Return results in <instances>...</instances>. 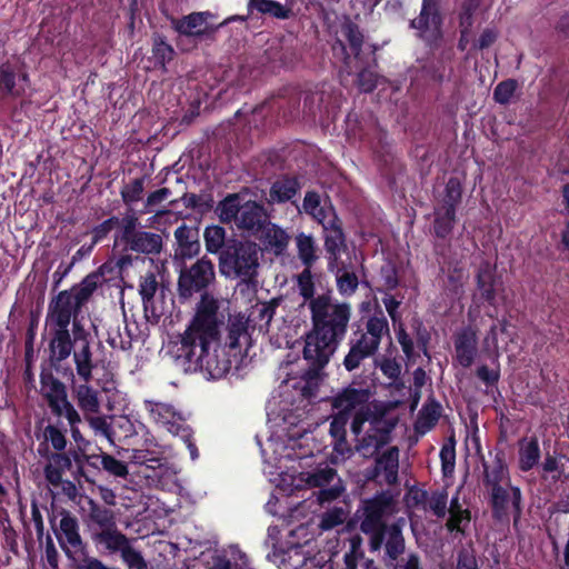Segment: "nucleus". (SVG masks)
Instances as JSON below:
<instances>
[{
    "mask_svg": "<svg viewBox=\"0 0 569 569\" xmlns=\"http://www.w3.org/2000/svg\"><path fill=\"white\" fill-rule=\"evenodd\" d=\"M120 553L130 569H147L142 555L130 545V541L126 543Z\"/></svg>",
    "mask_w": 569,
    "mask_h": 569,
    "instance_id": "obj_61",
    "label": "nucleus"
},
{
    "mask_svg": "<svg viewBox=\"0 0 569 569\" xmlns=\"http://www.w3.org/2000/svg\"><path fill=\"white\" fill-rule=\"evenodd\" d=\"M174 259L187 260L198 256L201 250L200 230L196 226L180 224L174 230Z\"/></svg>",
    "mask_w": 569,
    "mask_h": 569,
    "instance_id": "obj_21",
    "label": "nucleus"
},
{
    "mask_svg": "<svg viewBox=\"0 0 569 569\" xmlns=\"http://www.w3.org/2000/svg\"><path fill=\"white\" fill-rule=\"evenodd\" d=\"M212 17L210 11L191 12L180 19H172L171 24L173 30L181 36L197 39L212 38L220 28V26L207 23V20Z\"/></svg>",
    "mask_w": 569,
    "mask_h": 569,
    "instance_id": "obj_17",
    "label": "nucleus"
},
{
    "mask_svg": "<svg viewBox=\"0 0 569 569\" xmlns=\"http://www.w3.org/2000/svg\"><path fill=\"white\" fill-rule=\"evenodd\" d=\"M144 181L146 177H139L122 186L120 196L126 206H132L142 199Z\"/></svg>",
    "mask_w": 569,
    "mask_h": 569,
    "instance_id": "obj_49",
    "label": "nucleus"
},
{
    "mask_svg": "<svg viewBox=\"0 0 569 569\" xmlns=\"http://www.w3.org/2000/svg\"><path fill=\"white\" fill-rule=\"evenodd\" d=\"M488 489V503L491 510V518L499 523L509 522L510 515L516 526L522 515V491L520 487L507 483L493 486Z\"/></svg>",
    "mask_w": 569,
    "mask_h": 569,
    "instance_id": "obj_9",
    "label": "nucleus"
},
{
    "mask_svg": "<svg viewBox=\"0 0 569 569\" xmlns=\"http://www.w3.org/2000/svg\"><path fill=\"white\" fill-rule=\"evenodd\" d=\"M152 58L154 60V68L167 72V63L173 60L176 51L173 47L167 42L166 37L160 33H154L152 37Z\"/></svg>",
    "mask_w": 569,
    "mask_h": 569,
    "instance_id": "obj_39",
    "label": "nucleus"
},
{
    "mask_svg": "<svg viewBox=\"0 0 569 569\" xmlns=\"http://www.w3.org/2000/svg\"><path fill=\"white\" fill-rule=\"evenodd\" d=\"M316 221L321 224L322 232L343 228L342 220L337 214V211L330 200H328L327 210L322 211Z\"/></svg>",
    "mask_w": 569,
    "mask_h": 569,
    "instance_id": "obj_56",
    "label": "nucleus"
},
{
    "mask_svg": "<svg viewBox=\"0 0 569 569\" xmlns=\"http://www.w3.org/2000/svg\"><path fill=\"white\" fill-rule=\"evenodd\" d=\"M399 453L400 451L397 446L389 447L381 453H376L373 456L375 463L366 469V479L381 483L379 478L383 475V480L387 485H396L398 482Z\"/></svg>",
    "mask_w": 569,
    "mask_h": 569,
    "instance_id": "obj_15",
    "label": "nucleus"
},
{
    "mask_svg": "<svg viewBox=\"0 0 569 569\" xmlns=\"http://www.w3.org/2000/svg\"><path fill=\"white\" fill-rule=\"evenodd\" d=\"M254 237L260 240L266 250L276 256L283 254L290 239L283 229L270 221L259 231V234Z\"/></svg>",
    "mask_w": 569,
    "mask_h": 569,
    "instance_id": "obj_30",
    "label": "nucleus"
},
{
    "mask_svg": "<svg viewBox=\"0 0 569 569\" xmlns=\"http://www.w3.org/2000/svg\"><path fill=\"white\" fill-rule=\"evenodd\" d=\"M76 338L69 326H52V339L49 343L50 358L53 363L67 360L74 349Z\"/></svg>",
    "mask_w": 569,
    "mask_h": 569,
    "instance_id": "obj_26",
    "label": "nucleus"
},
{
    "mask_svg": "<svg viewBox=\"0 0 569 569\" xmlns=\"http://www.w3.org/2000/svg\"><path fill=\"white\" fill-rule=\"evenodd\" d=\"M501 281L497 276V267L488 260H482L476 272V287L479 297L491 307L497 306V290Z\"/></svg>",
    "mask_w": 569,
    "mask_h": 569,
    "instance_id": "obj_18",
    "label": "nucleus"
},
{
    "mask_svg": "<svg viewBox=\"0 0 569 569\" xmlns=\"http://www.w3.org/2000/svg\"><path fill=\"white\" fill-rule=\"evenodd\" d=\"M456 442L451 438L449 443H445L440 449L441 470L445 477L451 476L456 466Z\"/></svg>",
    "mask_w": 569,
    "mask_h": 569,
    "instance_id": "obj_57",
    "label": "nucleus"
},
{
    "mask_svg": "<svg viewBox=\"0 0 569 569\" xmlns=\"http://www.w3.org/2000/svg\"><path fill=\"white\" fill-rule=\"evenodd\" d=\"M309 310L312 327L306 335L302 351L308 368L301 375L306 397L315 396L322 370L345 339L351 318V306L348 302L332 303L330 293L319 295L309 303Z\"/></svg>",
    "mask_w": 569,
    "mask_h": 569,
    "instance_id": "obj_2",
    "label": "nucleus"
},
{
    "mask_svg": "<svg viewBox=\"0 0 569 569\" xmlns=\"http://www.w3.org/2000/svg\"><path fill=\"white\" fill-rule=\"evenodd\" d=\"M389 333V323L383 312L370 316L365 329L353 330L349 339V351L345 356L342 365L349 372L358 369L361 363L372 358L381 343L385 335Z\"/></svg>",
    "mask_w": 569,
    "mask_h": 569,
    "instance_id": "obj_4",
    "label": "nucleus"
},
{
    "mask_svg": "<svg viewBox=\"0 0 569 569\" xmlns=\"http://www.w3.org/2000/svg\"><path fill=\"white\" fill-rule=\"evenodd\" d=\"M410 28L417 30V36L427 47L437 49L443 38V16L439 0H422L421 10L417 18L409 23Z\"/></svg>",
    "mask_w": 569,
    "mask_h": 569,
    "instance_id": "obj_10",
    "label": "nucleus"
},
{
    "mask_svg": "<svg viewBox=\"0 0 569 569\" xmlns=\"http://www.w3.org/2000/svg\"><path fill=\"white\" fill-rule=\"evenodd\" d=\"M340 32L345 40L348 42L349 50L347 49L346 42L341 39H336L332 43L333 57L341 61L345 67L349 68L351 63V54L358 59L362 51L365 42V36L360 27L351 20L350 17H345L340 24Z\"/></svg>",
    "mask_w": 569,
    "mask_h": 569,
    "instance_id": "obj_14",
    "label": "nucleus"
},
{
    "mask_svg": "<svg viewBox=\"0 0 569 569\" xmlns=\"http://www.w3.org/2000/svg\"><path fill=\"white\" fill-rule=\"evenodd\" d=\"M88 518L92 525L99 528V530L110 529L117 526L113 510L93 500L89 501Z\"/></svg>",
    "mask_w": 569,
    "mask_h": 569,
    "instance_id": "obj_42",
    "label": "nucleus"
},
{
    "mask_svg": "<svg viewBox=\"0 0 569 569\" xmlns=\"http://www.w3.org/2000/svg\"><path fill=\"white\" fill-rule=\"evenodd\" d=\"M361 140L367 141L372 150L375 157L379 162L385 166H388L393 160V153L391 150V146L388 142V132L380 128L379 126H375L372 130V137H368V134H359Z\"/></svg>",
    "mask_w": 569,
    "mask_h": 569,
    "instance_id": "obj_32",
    "label": "nucleus"
},
{
    "mask_svg": "<svg viewBox=\"0 0 569 569\" xmlns=\"http://www.w3.org/2000/svg\"><path fill=\"white\" fill-rule=\"evenodd\" d=\"M517 86L515 79L499 82L493 89V100L499 104H508L517 90Z\"/></svg>",
    "mask_w": 569,
    "mask_h": 569,
    "instance_id": "obj_58",
    "label": "nucleus"
},
{
    "mask_svg": "<svg viewBox=\"0 0 569 569\" xmlns=\"http://www.w3.org/2000/svg\"><path fill=\"white\" fill-rule=\"evenodd\" d=\"M298 257L305 268L311 269L319 259L317 244L311 234L300 232L296 236Z\"/></svg>",
    "mask_w": 569,
    "mask_h": 569,
    "instance_id": "obj_41",
    "label": "nucleus"
},
{
    "mask_svg": "<svg viewBox=\"0 0 569 569\" xmlns=\"http://www.w3.org/2000/svg\"><path fill=\"white\" fill-rule=\"evenodd\" d=\"M393 498L387 490L377 492L373 497L363 499L358 512L361 511L360 530L370 537L371 551L381 549L387 531L385 517L391 511Z\"/></svg>",
    "mask_w": 569,
    "mask_h": 569,
    "instance_id": "obj_6",
    "label": "nucleus"
},
{
    "mask_svg": "<svg viewBox=\"0 0 569 569\" xmlns=\"http://www.w3.org/2000/svg\"><path fill=\"white\" fill-rule=\"evenodd\" d=\"M297 287L299 295L303 298L305 302L311 303L317 300L315 297V282L311 269L305 268L297 277Z\"/></svg>",
    "mask_w": 569,
    "mask_h": 569,
    "instance_id": "obj_53",
    "label": "nucleus"
},
{
    "mask_svg": "<svg viewBox=\"0 0 569 569\" xmlns=\"http://www.w3.org/2000/svg\"><path fill=\"white\" fill-rule=\"evenodd\" d=\"M241 209L242 203L240 196L238 193H229L219 201L216 207V213L222 223H231L233 221L237 223Z\"/></svg>",
    "mask_w": 569,
    "mask_h": 569,
    "instance_id": "obj_40",
    "label": "nucleus"
},
{
    "mask_svg": "<svg viewBox=\"0 0 569 569\" xmlns=\"http://www.w3.org/2000/svg\"><path fill=\"white\" fill-rule=\"evenodd\" d=\"M64 377L72 381V392L74 393L78 407L83 412V417L91 413H99L100 401L98 391L90 387L89 382L82 381V383H76V376L71 368L66 369Z\"/></svg>",
    "mask_w": 569,
    "mask_h": 569,
    "instance_id": "obj_25",
    "label": "nucleus"
},
{
    "mask_svg": "<svg viewBox=\"0 0 569 569\" xmlns=\"http://www.w3.org/2000/svg\"><path fill=\"white\" fill-rule=\"evenodd\" d=\"M54 535L60 548L70 561L77 562L80 560V556H86L87 543L81 538L79 521L71 512H62L59 529L54 530Z\"/></svg>",
    "mask_w": 569,
    "mask_h": 569,
    "instance_id": "obj_13",
    "label": "nucleus"
},
{
    "mask_svg": "<svg viewBox=\"0 0 569 569\" xmlns=\"http://www.w3.org/2000/svg\"><path fill=\"white\" fill-rule=\"evenodd\" d=\"M328 200L330 199L327 198L323 203H321L320 194L315 190H310L305 194L302 208L307 214L311 216L316 220L322 211L327 210Z\"/></svg>",
    "mask_w": 569,
    "mask_h": 569,
    "instance_id": "obj_52",
    "label": "nucleus"
},
{
    "mask_svg": "<svg viewBox=\"0 0 569 569\" xmlns=\"http://www.w3.org/2000/svg\"><path fill=\"white\" fill-rule=\"evenodd\" d=\"M158 289L157 277L152 271L147 272L140 278L139 295L142 299L143 309L147 312L149 307L153 305V298Z\"/></svg>",
    "mask_w": 569,
    "mask_h": 569,
    "instance_id": "obj_50",
    "label": "nucleus"
},
{
    "mask_svg": "<svg viewBox=\"0 0 569 569\" xmlns=\"http://www.w3.org/2000/svg\"><path fill=\"white\" fill-rule=\"evenodd\" d=\"M84 419L88 421L89 426L94 430L97 435H101L112 442L113 430L111 425L108 422L106 416H98L97 413H91L84 416Z\"/></svg>",
    "mask_w": 569,
    "mask_h": 569,
    "instance_id": "obj_60",
    "label": "nucleus"
},
{
    "mask_svg": "<svg viewBox=\"0 0 569 569\" xmlns=\"http://www.w3.org/2000/svg\"><path fill=\"white\" fill-rule=\"evenodd\" d=\"M323 246L328 254V266L332 270L347 248V237L343 228L323 232Z\"/></svg>",
    "mask_w": 569,
    "mask_h": 569,
    "instance_id": "obj_36",
    "label": "nucleus"
},
{
    "mask_svg": "<svg viewBox=\"0 0 569 569\" xmlns=\"http://www.w3.org/2000/svg\"><path fill=\"white\" fill-rule=\"evenodd\" d=\"M455 360L463 368H469L478 355V337L471 327L462 328L455 335Z\"/></svg>",
    "mask_w": 569,
    "mask_h": 569,
    "instance_id": "obj_23",
    "label": "nucleus"
},
{
    "mask_svg": "<svg viewBox=\"0 0 569 569\" xmlns=\"http://www.w3.org/2000/svg\"><path fill=\"white\" fill-rule=\"evenodd\" d=\"M206 250L210 253H219L224 250L228 240L226 230L221 226H208L203 232Z\"/></svg>",
    "mask_w": 569,
    "mask_h": 569,
    "instance_id": "obj_46",
    "label": "nucleus"
},
{
    "mask_svg": "<svg viewBox=\"0 0 569 569\" xmlns=\"http://www.w3.org/2000/svg\"><path fill=\"white\" fill-rule=\"evenodd\" d=\"M337 477V470L329 466H326L323 468H318L311 473H309L307 478V483L310 487L322 488L331 485Z\"/></svg>",
    "mask_w": 569,
    "mask_h": 569,
    "instance_id": "obj_54",
    "label": "nucleus"
},
{
    "mask_svg": "<svg viewBox=\"0 0 569 569\" xmlns=\"http://www.w3.org/2000/svg\"><path fill=\"white\" fill-rule=\"evenodd\" d=\"M214 279V266L206 256L180 270L177 283L179 298L187 300L200 293L201 299L184 332L173 343L172 355L176 365L184 372L201 371L219 379L231 369V360L220 347L218 301L207 293Z\"/></svg>",
    "mask_w": 569,
    "mask_h": 569,
    "instance_id": "obj_1",
    "label": "nucleus"
},
{
    "mask_svg": "<svg viewBox=\"0 0 569 569\" xmlns=\"http://www.w3.org/2000/svg\"><path fill=\"white\" fill-rule=\"evenodd\" d=\"M41 392L48 402L53 416L64 417L69 425L81 421L80 415L73 405L68 400L66 385L60 381L52 372H41L40 375Z\"/></svg>",
    "mask_w": 569,
    "mask_h": 569,
    "instance_id": "obj_11",
    "label": "nucleus"
},
{
    "mask_svg": "<svg viewBox=\"0 0 569 569\" xmlns=\"http://www.w3.org/2000/svg\"><path fill=\"white\" fill-rule=\"evenodd\" d=\"M481 0H465L459 13V28L472 29L473 16Z\"/></svg>",
    "mask_w": 569,
    "mask_h": 569,
    "instance_id": "obj_63",
    "label": "nucleus"
},
{
    "mask_svg": "<svg viewBox=\"0 0 569 569\" xmlns=\"http://www.w3.org/2000/svg\"><path fill=\"white\" fill-rule=\"evenodd\" d=\"M143 408L154 423L161 426L173 436L179 437L186 443L192 460L199 457V451L193 439V431L186 422L183 415L178 411L173 405L146 399L143 401Z\"/></svg>",
    "mask_w": 569,
    "mask_h": 569,
    "instance_id": "obj_8",
    "label": "nucleus"
},
{
    "mask_svg": "<svg viewBox=\"0 0 569 569\" xmlns=\"http://www.w3.org/2000/svg\"><path fill=\"white\" fill-rule=\"evenodd\" d=\"M69 455L71 456L72 465L74 463L76 469L72 471V476L76 480L84 479L87 482H93L91 479V470L87 468V459L90 455L86 452L82 446L77 448H70Z\"/></svg>",
    "mask_w": 569,
    "mask_h": 569,
    "instance_id": "obj_47",
    "label": "nucleus"
},
{
    "mask_svg": "<svg viewBox=\"0 0 569 569\" xmlns=\"http://www.w3.org/2000/svg\"><path fill=\"white\" fill-rule=\"evenodd\" d=\"M541 450L537 436L522 437L518 440V469L529 472L539 466Z\"/></svg>",
    "mask_w": 569,
    "mask_h": 569,
    "instance_id": "obj_29",
    "label": "nucleus"
},
{
    "mask_svg": "<svg viewBox=\"0 0 569 569\" xmlns=\"http://www.w3.org/2000/svg\"><path fill=\"white\" fill-rule=\"evenodd\" d=\"M269 221V214L264 206L257 201L248 200L242 203L237 227L240 230L249 232L251 236H258L259 231L263 229Z\"/></svg>",
    "mask_w": 569,
    "mask_h": 569,
    "instance_id": "obj_22",
    "label": "nucleus"
},
{
    "mask_svg": "<svg viewBox=\"0 0 569 569\" xmlns=\"http://www.w3.org/2000/svg\"><path fill=\"white\" fill-rule=\"evenodd\" d=\"M299 107V100H288L283 97H272L266 100L263 103L257 106L252 113L253 116H270L282 118L284 121L288 120L289 117L292 116V112L296 111Z\"/></svg>",
    "mask_w": 569,
    "mask_h": 569,
    "instance_id": "obj_28",
    "label": "nucleus"
},
{
    "mask_svg": "<svg viewBox=\"0 0 569 569\" xmlns=\"http://www.w3.org/2000/svg\"><path fill=\"white\" fill-rule=\"evenodd\" d=\"M441 405L437 400L429 399L426 401L415 422L416 432L425 435L435 428L441 416Z\"/></svg>",
    "mask_w": 569,
    "mask_h": 569,
    "instance_id": "obj_37",
    "label": "nucleus"
},
{
    "mask_svg": "<svg viewBox=\"0 0 569 569\" xmlns=\"http://www.w3.org/2000/svg\"><path fill=\"white\" fill-rule=\"evenodd\" d=\"M336 272V283L339 293L343 297L352 296L359 286L358 276L353 271H348L345 267L339 268Z\"/></svg>",
    "mask_w": 569,
    "mask_h": 569,
    "instance_id": "obj_48",
    "label": "nucleus"
},
{
    "mask_svg": "<svg viewBox=\"0 0 569 569\" xmlns=\"http://www.w3.org/2000/svg\"><path fill=\"white\" fill-rule=\"evenodd\" d=\"M482 466V483L486 488L502 485L505 480L510 482L509 467L506 462V453L502 449H496L493 460L489 463L483 457Z\"/></svg>",
    "mask_w": 569,
    "mask_h": 569,
    "instance_id": "obj_24",
    "label": "nucleus"
},
{
    "mask_svg": "<svg viewBox=\"0 0 569 569\" xmlns=\"http://www.w3.org/2000/svg\"><path fill=\"white\" fill-rule=\"evenodd\" d=\"M386 543L385 551L386 556L391 560L396 561L400 555L405 551V538L402 529L398 523H392L387 527L386 531Z\"/></svg>",
    "mask_w": 569,
    "mask_h": 569,
    "instance_id": "obj_43",
    "label": "nucleus"
},
{
    "mask_svg": "<svg viewBox=\"0 0 569 569\" xmlns=\"http://www.w3.org/2000/svg\"><path fill=\"white\" fill-rule=\"evenodd\" d=\"M396 338L401 346L402 352L405 353L407 360L409 362H415L419 357L415 352V341L407 332L403 322H400L399 326L395 327Z\"/></svg>",
    "mask_w": 569,
    "mask_h": 569,
    "instance_id": "obj_55",
    "label": "nucleus"
},
{
    "mask_svg": "<svg viewBox=\"0 0 569 569\" xmlns=\"http://www.w3.org/2000/svg\"><path fill=\"white\" fill-rule=\"evenodd\" d=\"M260 248L256 242L229 239L219 256L220 272L228 278H239L243 282L258 274Z\"/></svg>",
    "mask_w": 569,
    "mask_h": 569,
    "instance_id": "obj_5",
    "label": "nucleus"
},
{
    "mask_svg": "<svg viewBox=\"0 0 569 569\" xmlns=\"http://www.w3.org/2000/svg\"><path fill=\"white\" fill-rule=\"evenodd\" d=\"M449 513L450 516L446 523L448 531H457L460 533H465V529L461 527V523L466 522V525H468L470 522L471 512L469 509H462L461 505L459 503L458 497L451 499Z\"/></svg>",
    "mask_w": 569,
    "mask_h": 569,
    "instance_id": "obj_45",
    "label": "nucleus"
},
{
    "mask_svg": "<svg viewBox=\"0 0 569 569\" xmlns=\"http://www.w3.org/2000/svg\"><path fill=\"white\" fill-rule=\"evenodd\" d=\"M129 460L134 465L146 466L148 469H151L153 473L147 475L146 477L148 478L160 477L161 472H157V470H161L168 465V459L162 448L154 440L149 439L144 441L142 448L131 450Z\"/></svg>",
    "mask_w": 569,
    "mask_h": 569,
    "instance_id": "obj_19",
    "label": "nucleus"
},
{
    "mask_svg": "<svg viewBox=\"0 0 569 569\" xmlns=\"http://www.w3.org/2000/svg\"><path fill=\"white\" fill-rule=\"evenodd\" d=\"M266 60L271 64V69L292 68L298 58L296 52L290 48L270 47L264 51Z\"/></svg>",
    "mask_w": 569,
    "mask_h": 569,
    "instance_id": "obj_44",
    "label": "nucleus"
},
{
    "mask_svg": "<svg viewBox=\"0 0 569 569\" xmlns=\"http://www.w3.org/2000/svg\"><path fill=\"white\" fill-rule=\"evenodd\" d=\"M101 282V274L91 272L69 290H62L49 303L48 320L52 326H70L79 319L82 308Z\"/></svg>",
    "mask_w": 569,
    "mask_h": 569,
    "instance_id": "obj_3",
    "label": "nucleus"
},
{
    "mask_svg": "<svg viewBox=\"0 0 569 569\" xmlns=\"http://www.w3.org/2000/svg\"><path fill=\"white\" fill-rule=\"evenodd\" d=\"M370 396L369 389L356 387L355 383H351L342 388L331 398V407L336 409L338 413H346V416L350 418L353 410L358 408L362 409L368 403Z\"/></svg>",
    "mask_w": 569,
    "mask_h": 569,
    "instance_id": "obj_20",
    "label": "nucleus"
},
{
    "mask_svg": "<svg viewBox=\"0 0 569 569\" xmlns=\"http://www.w3.org/2000/svg\"><path fill=\"white\" fill-rule=\"evenodd\" d=\"M18 70L10 61L0 64V94L20 98L26 93V87L17 81Z\"/></svg>",
    "mask_w": 569,
    "mask_h": 569,
    "instance_id": "obj_33",
    "label": "nucleus"
},
{
    "mask_svg": "<svg viewBox=\"0 0 569 569\" xmlns=\"http://www.w3.org/2000/svg\"><path fill=\"white\" fill-rule=\"evenodd\" d=\"M170 196L171 190L167 187H162L156 191L150 192L143 203V210L141 211V213L154 212L156 207L166 201Z\"/></svg>",
    "mask_w": 569,
    "mask_h": 569,
    "instance_id": "obj_64",
    "label": "nucleus"
},
{
    "mask_svg": "<svg viewBox=\"0 0 569 569\" xmlns=\"http://www.w3.org/2000/svg\"><path fill=\"white\" fill-rule=\"evenodd\" d=\"M123 226L114 233V247L122 246L123 251L146 256H156L162 251V236L139 229L140 220L133 210L123 214Z\"/></svg>",
    "mask_w": 569,
    "mask_h": 569,
    "instance_id": "obj_7",
    "label": "nucleus"
},
{
    "mask_svg": "<svg viewBox=\"0 0 569 569\" xmlns=\"http://www.w3.org/2000/svg\"><path fill=\"white\" fill-rule=\"evenodd\" d=\"M100 462L102 463V469L113 477L126 478L129 473L127 463L109 453H103Z\"/></svg>",
    "mask_w": 569,
    "mask_h": 569,
    "instance_id": "obj_59",
    "label": "nucleus"
},
{
    "mask_svg": "<svg viewBox=\"0 0 569 569\" xmlns=\"http://www.w3.org/2000/svg\"><path fill=\"white\" fill-rule=\"evenodd\" d=\"M72 332L76 338L74 349H72V360L78 378L83 382H90L93 379V369L97 367L91 349L92 336L81 322H72Z\"/></svg>",
    "mask_w": 569,
    "mask_h": 569,
    "instance_id": "obj_12",
    "label": "nucleus"
},
{
    "mask_svg": "<svg viewBox=\"0 0 569 569\" xmlns=\"http://www.w3.org/2000/svg\"><path fill=\"white\" fill-rule=\"evenodd\" d=\"M44 438L49 441L54 449L53 452L64 451L67 447L66 431H62L57 426L49 425L44 429Z\"/></svg>",
    "mask_w": 569,
    "mask_h": 569,
    "instance_id": "obj_62",
    "label": "nucleus"
},
{
    "mask_svg": "<svg viewBox=\"0 0 569 569\" xmlns=\"http://www.w3.org/2000/svg\"><path fill=\"white\" fill-rule=\"evenodd\" d=\"M91 539L97 547L101 546L110 553L120 552L129 541L128 537L117 526L110 529L92 531Z\"/></svg>",
    "mask_w": 569,
    "mask_h": 569,
    "instance_id": "obj_35",
    "label": "nucleus"
},
{
    "mask_svg": "<svg viewBox=\"0 0 569 569\" xmlns=\"http://www.w3.org/2000/svg\"><path fill=\"white\" fill-rule=\"evenodd\" d=\"M463 187L458 177H450L446 184L443 192L437 199L436 206L458 211L462 202Z\"/></svg>",
    "mask_w": 569,
    "mask_h": 569,
    "instance_id": "obj_38",
    "label": "nucleus"
},
{
    "mask_svg": "<svg viewBox=\"0 0 569 569\" xmlns=\"http://www.w3.org/2000/svg\"><path fill=\"white\" fill-rule=\"evenodd\" d=\"M396 428V421L389 419L375 418L370 422V428L359 440L357 450L365 457H373L381 448L391 441V433Z\"/></svg>",
    "mask_w": 569,
    "mask_h": 569,
    "instance_id": "obj_16",
    "label": "nucleus"
},
{
    "mask_svg": "<svg viewBox=\"0 0 569 569\" xmlns=\"http://www.w3.org/2000/svg\"><path fill=\"white\" fill-rule=\"evenodd\" d=\"M123 216L121 218L117 216H111L110 218L103 220L101 223L94 226L91 230L92 234V244L100 243L103 239L108 237V234L117 228V230H121L123 226Z\"/></svg>",
    "mask_w": 569,
    "mask_h": 569,
    "instance_id": "obj_51",
    "label": "nucleus"
},
{
    "mask_svg": "<svg viewBox=\"0 0 569 569\" xmlns=\"http://www.w3.org/2000/svg\"><path fill=\"white\" fill-rule=\"evenodd\" d=\"M457 221V211L435 206L431 228L432 236L442 240L449 238L455 229Z\"/></svg>",
    "mask_w": 569,
    "mask_h": 569,
    "instance_id": "obj_34",
    "label": "nucleus"
},
{
    "mask_svg": "<svg viewBox=\"0 0 569 569\" xmlns=\"http://www.w3.org/2000/svg\"><path fill=\"white\" fill-rule=\"evenodd\" d=\"M39 452L48 459V463L44 467V477L46 480L53 487H59L62 483V476L67 470H71L72 460L71 456L68 452L59 451V452H48L42 453L41 450Z\"/></svg>",
    "mask_w": 569,
    "mask_h": 569,
    "instance_id": "obj_27",
    "label": "nucleus"
},
{
    "mask_svg": "<svg viewBox=\"0 0 569 569\" xmlns=\"http://www.w3.org/2000/svg\"><path fill=\"white\" fill-rule=\"evenodd\" d=\"M300 182L297 177L281 176L274 182H272L269 190L268 202L273 203H286L291 201L300 191Z\"/></svg>",
    "mask_w": 569,
    "mask_h": 569,
    "instance_id": "obj_31",
    "label": "nucleus"
}]
</instances>
